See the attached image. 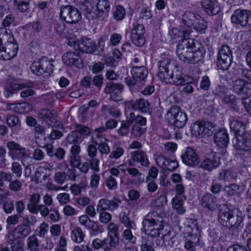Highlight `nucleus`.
Masks as SVG:
<instances>
[{"label": "nucleus", "instance_id": "1a4fd4ad", "mask_svg": "<svg viewBox=\"0 0 251 251\" xmlns=\"http://www.w3.org/2000/svg\"><path fill=\"white\" fill-rule=\"evenodd\" d=\"M231 23L243 27L251 25V11L247 9H237L234 11L231 16Z\"/></svg>", "mask_w": 251, "mask_h": 251}, {"label": "nucleus", "instance_id": "2eb2a0df", "mask_svg": "<svg viewBox=\"0 0 251 251\" xmlns=\"http://www.w3.org/2000/svg\"><path fill=\"white\" fill-rule=\"evenodd\" d=\"M119 244V238L107 235L102 240L99 238L95 239L92 242V246L95 249H102L103 251H110L117 247Z\"/></svg>", "mask_w": 251, "mask_h": 251}, {"label": "nucleus", "instance_id": "6e6d98bb", "mask_svg": "<svg viewBox=\"0 0 251 251\" xmlns=\"http://www.w3.org/2000/svg\"><path fill=\"white\" fill-rule=\"evenodd\" d=\"M99 12L107 13L110 9V4L108 0H99L97 5Z\"/></svg>", "mask_w": 251, "mask_h": 251}, {"label": "nucleus", "instance_id": "f704fd0d", "mask_svg": "<svg viewBox=\"0 0 251 251\" xmlns=\"http://www.w3.org/2000/svg\"><path fill=\"white\" fill-rule=\"evenodd\" d=\"M15 9L22 13H27L30 7V0H13Z\"/></svg>", "mask_w": 251, "mask_h": 251}, {"label": "nucleus", "instance_id": "603ef678", "mask_svg": "<svg viewBox=\"0 0 251 251\" xmlns=\"http://www.w3.org/2000/svg\"><path fill=\"white\" fill-rule=\"evenodd\" d=\"M49 206L40 204L31 213L33 214H37L40 212L41 215L45 218L48 216L49 213L50 212V208H49Z\"/></svg>", "mask_w": 251, "mask_h": 251}, {"label": "nucleus", "instance_id": "5fc2aeb1", "mask_svg": "<svg viewBox=\"0 0 251 251\" xmlns=\"http://www.w3.org/2000/svg\"><path fill=\"white\" fill-rule=\"evenodd\" d=\"M162 237L167 248L171 247L173 245L175 241V234L174 232L169 230Z\"/></svg>", "mask_w": 251, "mask_h": 251}, {"label": "nucleus", "instance_id": "09e8293b", "mask_svg": "<svg viewBox=\"0 0 251 251\" xmlns=\"http://www.w3.org/2000/svg\"><path fill=\"white\" fill-rule=\"evenodd\" d=\"M67 141L70 144H78L83 141V138L80 137L79 133L75 129L71 132L67 137Z\"/></svg>", "mask_w": 251, "mask_h": 251}, {"label": "nucleus", "instance_id": "58836bf2", "mask_svg": "<svg viewBox=\"0 0 251 251\" xmlns=\"http://www.w3.org/2000/svg\"><path fill=\"white\" fill-rule=\"evenodd\" d=\"M27 248L30 251H39L40 242L37 236L33 234L29 236L26 241Z\"/></svg>", "mask_w": 251, "mask_h": 251}, {"label": "nucleus", "instance_id": "864d4df0", "mask_svg": "<svg viewBox=\"0 0 251 251\" xmlns=\"http://www.w3.org/2000/svg\"><path fill=\"white\" fill-rule=\"evenodd\" d=\"M153 243L149 239L142 237L140 247L141 251H154Z\"/></svg>", "mask_w": 251, "mask_h": 251}, {"label": "nucleus", "instance_id": "ddd939ff", "mask_svg": "<svg viewBox=\"0 0 251 251\" xmlns=\"http://www.w3.org/2000/svg\"><path fill=\"white\" fill-rule=\"evenodd\" d=\"M132 77H126L125 78L126 84L129 86H133L138 82L144 80L148 74V69L144 66L133 67L131 71Z\"/></svg>", "mask_w": 251, "mask_h": 251}, {"label": "nucleus", "instance_id": "c85d7f7f", "mask_svg": "<svg viewBox=\"0 0 251 251\" xmlns=\"http://www.w3.org/2000/svg\"><path fill=\"white\" fill-rule=\"evenodd\" d=\"M228 141V135L227 131L225 129H221L215 133L214 135V142L219 147H226Z\"/></svg>", "mask_w": 251, "mask_h": 251}, {"label": "nucleus", "instance_id": "bf43d9fd", "mask_svg": "<svg viewBox=\"0 0 251 251\" xmlns=\"http://www.w3.org/2000/svg\"><path fill=\"white\" fill-rule=\"evenodd\" d=\"M132 119V123L133 122H135V124H137L138 126H145L146 125L147 120L145 117L140 115L135 116V114L131 112L129 114V119Z\"/></svg>", "mask_w": 251, "mask_h": 251}, {"label": "nucleus", "instance_id": "69168bd1", "mask_svg": "<svg viewBox=\"0 0 251 251\" xmlns=\"http://www.w3.org/2000/svg\"><path fill=\"white\" fill-rule=\"evenodd\" d=\"M210 81L207 75L203 76L201 80L200 88L203 90L208 91L210 89Z\"/></svg>", "mask_w": 251, "mask_h": 251}, {"label": "nucleus", "instance_id": "4468645a", "mask_svg": "<svg viewBox=\"0 0 251 251\" xmlns=\"http://www.w3.org/2000/svg\"><path fill=\"white\" fill-rule=\"evenodd\" d=\"M104 130L103 128H96L94 130L96 134L91 137V142L98 146V150L101 154H107L110 152V148L106 142V138L102 135Z\"/></svg>", "mask_w": 251, "mask_h": 251}, {"label": "nucleus", "instance_id": "49530a36", "mask_svg": "<svg viewBox=\"0 0 251 251\" xmlns=\"http://www.w3.org/2000/svg\"><path fill=\"white\" fill-rule=\"evenodd\" d=\"M203 122H196L190 127L192 134L195 136L202 137Z\"/></svg>", "mask_w": 251, "mask_h": 251}, {"label": "nucleus", "instance_id": "9b49d317", "mask_svg": "<svg viewBox=\"0 0 251 251\" xmlns=\"http://www.w3.org/2000/svg\"><path fill=\"white\" fill-rule=\"evenodd\" d=\"M183 234L185 240L197 245L199 242L200 231L196 221L190 219L185 225Z\"/></svg>", "mask_w": 251, "mask_h": 251}, {"label": "nucleus", "instance_id": "e2e57ef3", "mask_svg": "<svg viewBox=\"0 0 251 251\" xmlns=\"http://www.w3.org/2000/svg\"><path fill=\"white\" fill-rule=\"evenodd\" d=\"M131 228H128L124 230L123 232V238L128 241L132 244H135L136 237H134L131 231Z\"/></svg>", "mask_w": 251, "mask_h": 251}, {"label": "nucleus", "instance_id": "5701e85b", "mask_svg": "<svg viewBox=\"0 0 251 251\" xmlns=\"http://www.w3.org/2000/svg\"><path fill=\"white\" fill-rule=\"evenodd\" d=\"M219 156L216 153H212L202 160L201 167L204 170L211 171L216 169L220 165Z\"/></svg>", "mask_w": 251, "mask_h": 251}, {"label": "nucleus", "instance_id": "a878e982", "mask_svg": "<svg viewBox=\"0 0 251 251\" xmlns=\"http://www.w3.org/2000/svg\"><path fill=\"white\" fill-rule=\"evenodd\" d=\"M203 10L209 15H215L221 11V6L217 0H201Z\"/></svg>", "mask_w": 251, "mask_h": 251}, {"label": "nucleus", "instance_id": "a211bd4d", "mask_svg": "<svg viewBox=\"0 0 251 251\" xmlns=\"http://www.w3.org/2000/svg\"><path fill=\"white\" fill-rule=\"evenodd\" d=\"M195 48L191 50V55L189 60L191 64H202L205 53V50L202 45L197 41H195Z\"/></svg>", "mask_w": 251, "mask_h": 251}, {"label": "nucleus", "instance_id": "393cba45", "mask_svg": "<svg viewBox=\"0 0 251 251\" xmlns=\"http://www.w3.org/2000/svg\"><path fill=\"white\" fill-rule=\"evenodd\" d=\"M155 161L158 166L169 171H174L178 167V162L176 160H170L163 155H157Z\"/></svg>", "mask_w": 251, "mask_h": 251}, {"label": "nucleus", "instance_id": "79ce46f5", "mask_svg": "<svg viewBox=\"0 0 251 251\" xmlns=\"http://www.w3.org/2000/svg\"><path fill=\"white\" fill-rule=\"evenodd\" d=\"M132 119L121 122V126L117 131L119 136L122 137L127 136L129 131L130 126L132 124Z\"/></svg>", "mask_w": 251, "mask_h": 251}, {"label": "nucleus", "instance_id": "f8f14e48", "mask_svg": "<svg viewBox=\"0 0 251 251\" xmlns=\"http://www.w3.org/2000/svg\"><path fill=\"white\" fill-rule=\"evenodd\" d=\"M67 45L73 47L76 51H81L82 52L91 53L95 50L96 44L91 39L84 37L81 41L70 39Z\"/></svg>", "mask_w": 251, "mask_h": 251}, {"label": "nucleus", "instance_id": "3c124183", "mask_svg": "<svg viewBox=\"0 0 251 251\" xmlns=\"http://www.w3.org/2000/svg\"><path fill=\"white\" fill-rule=\"evenodd\" d=\"M182 204V201L180 197H176L173 199V206L176 209V212L178 214H182L185 212V210L183 207Z\"/></svg>", "mask_w": 251, "mask_h": 251}, {"label": "nucleus", "instance_id": "6ab92c4d", "mask_svg": "<svg viewBox=\"0 0 251 251\" xmlns=\"http://www.w3.org/2000/svg\"><path fill=\"white\" fill-rule=\"evenodd\" d=\"M195 48L191 50V55L189 60L191 64H202L205 53V50L202 45L197 41H195Z\"/></svg>", "mask_w": 251, "mask_h": 251}, {"label": "nucleus", "instance_id": "4d7b16f0", "mask_svg": "<svg viewBox=\"0 0 251 251\" xmlns=\"http://www.w3.org/2000/svg\"><path fill=\"white\" fill-rule=\"evenodd\" d=\"M120 220L121 223L129 228H134L135 226L133 221H131L125 212L120 214Z\"/></svg>", "mask_w": 251, "mask_h": 251}, {"label": "nucleus", "instance_id": "ea45409f", "mask_svg": "<svg viewBox=\"0 0 251 251\" xmlns=\"http://www.w3.org/2000/svg\"><path fill=\"white\" fill-rule=\"evenodd\" d=\"M198 19V18L194 13L187 11L183 14L182 20L185 25L191 27Z\"/></svg>", "mask_w": 251, "mask_h": 251}, {"label": "nucleus", "instance_id": "bb28decb", "mask_svg": "<svg viewBox=\"0 0 251 251\" xmlns=\"http://www.w3.org/2000/svg\"><path fill=\"white\" fill-rule=\"evenodd\" d=\"M173 75L171 76L172 79L168 83H173L176 85H185L187 83H191L193 79L187 76H183L181 71L178 69L173 71Z\"/></svg>", "mask_w": 251, "mask_h": 251}, {"label": "nucleus", "instance_id": "13d9d810", "mask_svg": "<svg viewBox=\"0 0 251 251\" xmlns=\"http://www.w3.org/2000/svg\"><path fill=\"white\" fill-rule=\"evenodd\" d=\"M126 15V11L124 7L121 5H118L113 12L114 19L117 21L122 20Z\"/></svg>", "mask_w": 251, "mask_h": 251}, {"label": "nucleus", "instance_id": "2f4dec72", "mask_svg": "<svg viewBox=\"0 0 251 251\" xmlns=\"http://www.w3.org/2000/svg\"><path fill=\"white\" fill-rule=\"evenodd\" d=\"M57 113L55 110L43 109L39 111L38 117L39 119L48 122L54 123L56 121Z\"/></svg>", "mask_w": 251, "mask_h": 251}, {"label": "nucleus", "instance_id": "423d86ee", "mask_svg": "<svg viewBox=\"0 0 251 251\" xmlns=\"http://www.w3.org/2000/svg\"><path fill=\"white\" fill-rule=\"evenodd\" d=\"M195 40L192 38H184L179 42L176 53L179 59L188 64L191 55V50L195 48Z\"/></svg>", "mask_w": 251, "mask_h": 251}, {"label": "nucleus", "instance_id": "0eeeda50", "mask_svg": "<svg viewBox=\"0 0 251 251\" xmlns=\"http://www.w3.org/2000/svg\"><path fill=\"white\" fill-rule=\"evenodd\" d=\"M59 15L62 21L70 24H76L81 19V13L75 7L71 5L61 6Z\"/></svg>", "mask_w": 251, "mask_h": 251}, {"label": "nucleus", "instance_id": "473e14b6", "mask_svg": "<svg viewBox=\"0 0 251 251\" xmlns=\"http://www.w3.org/2000/svg\"><path fill=\"white\" fill-rule=\"evenodd\" d=\"M132 108L134 110H137L142 113L149 112L150 104L147 100L140 99L136 100L132 105Z\"/></svg>", "mask_w": 251, "mask_h": 251}, {"label": "nucleus", "instance_id": "052dcab7", "mask_svg": "<svg viewBox=\"0 0 251 251\" xmlns=\"http://www.w3.org/2000/svg\"><path fill=\"white\" fill-rule=\"evenodd\" d=\"M97 210L98 212L109 211V200L106 199H100L98 204Z\"/></svg>", "mask_w": 251, "mask_h": 251}, {"label": "nucleus", "instance_id": "6e6552de", "mask_svg": "<svg viewBox=\"0 0 251 251\" xmlns=\"http://www.w3.org/2000/svg\"><path fill=\"white\" fill-rule=\"evenodd\" d=\"M53 65L47 57H42L38 61L34 62L31 66V70L37 75H44L48 77L53 72Z\"/></svg>", "mask_w": 251, "mask_h": 251}, {"label": "nucleus", "instance_id": "c9c22d12", "mask_svg": "<svg viewBox=\"0 0 251 251\" xmlns=\"http://www.w3.org/2000/svg\"><path fill=\"white\" fill-rule=\"evenodd\" d=\"M237 173L232 170H226L219 174V179L225 182H231L237 179Z\"/></svg>", "mask_w": 251, "mask_h": 251}, {"label": "nucleus", "instance_id": "de8ad7c7", "mask_svg": "<svg viewBox=\"0 0 251 251\" xmlns=\"http://www.w3.org/2000/svg\"><path fill=\"white\" fill-rule=\"evenodd\" d=\"M15 232L20 238H24L31 232L30 227H25L21 225H18L14 228Z\"/></svg>", "mask_w": 251, "mask_h": 251}, {"label": "nucleus", "instance_id": "7c9ffc66", "mask_svg": "<svg viewBox=\"0 0 251 251\" xmlns=\"http://www.w3.org/2000/svg\"><path fill=\"white\" fill-rule=\"evenodd\" d=\"M131 158L133 161L140 163L143 166H147L150 164L146 153L141 150L133 151Z\"/></svg>", "mask_w": 251, "mask_h": 251}, {"label": "nucleus", "instance_id": "f03ea898", "mask_svg": "<svg viewBox=\"0 0 251 251\" xmlns=\"http://www.w3.org/2000/svg\"><path fill=\"white\" fill-rule=\"evenodd\" d=\"M220 223L224 226L236 230L238 233L243 226V213L238 209H221L218 213Z\"/></svg>", "mask_w": 251, "mask_h": 251}, {"label": "nucleus", "instance_id": "7ed1b4c3", "mask_svg": "<svg viewBox=\"0 0 251 251\" xmlns=\"http://www.w3.org/2000/svg\"><path fill=\"white\" fill-rule=\"evenodd\" d=\"M142 225L146 234L151 237L158 236L164 227L162 217L155 211L150 212L144 217Z\"/></svg>", "mask_w": 251, "mask_h": 251}, {"label": "nucleus", "instance_id": "774afa93", "mask_svg": "<svg viewBox=\"0 0 251 251\" xmlns=\"http://www.w3.org/2000/svg\"><path fill=\"white\" fill-rule=\"evenodd\" d=\"M50 212L48 215L49 218L53 222H58L60 219L59 211L56 209H53L52 207L50 208Z\"/></svg>", "mask_w": 251, "mask_h": 251}, {"label": "nucleus", "instance_id": "c756f323", "mask_svg": "<svg viewBox=\"0 0 251 251\" xmlns=\"http://www.w3.org/2000/svg\"><path fill=\"white\" fill-rule=\"evenodd\" d=\"M241 186L236 183L226 185L223 189L225 195L228 198L233 196H239L241 194Z\"/></svg>", "mask_w": 251, "mask_h": 251}, {"label": "nucleus", "instance_id": "0e129e2a", "mask_svg": "<svg viewBox=\"0 0 251 251\" xmlns=\"http://www.w3.org/2000/svg\"><path fill=\"white\" fill-rule=\"evenodd\" d=\"M22 183L18 179L11 180L9 184V189L14 192H17L20 191L22 188Z\"/></svg>", "mask_w": 251, "mask_h": 251}, {"label": "nucleus", "instance_id": "4c0bfd02", "mask_svg": "<svg viewBox=\"0 0 251 251\" xmlns=\"http://www.w3.org/2000/svg\"><path fill=\"white\" fill-rule=\"evenodd\" d=\"M231 130L234 132L236 136L242 135L245 132V126L244 124L239 121L233 120L230 123Z\"/></svg>", "mask_w": 251, "mask_h": 251}, {"label": "nucleus", "instance_id": "37998d69", "mask_svg": "<svg viewBox=\"0 0 251 251\" xmlns=\"http://www.w3.org/2000/svg\"><path fill=\"white\" fill-rule=\"evenodd\" d=\"M84 234L79 227H75L71 232L72 240L77 243L82 242L84 237Z\"/></svg>", "mask_w": 251, "mask_h": 251}, {"label": "nucleus", "instance_id": "aec40b11", "mask_svg": "<svg viewBox=\"0 0 251 251\" xmlns=\"http://www.w3.org/2000/svg\"><path fill=\"white\" fill-rule=\"evenodd\" d=\"M79 52V51L75 50V52L69 51L65 53L62 56L63 63L69 66H75L77 68H82L83 64Z\"/></svg>", "mask_w": 251, "mask_h": 251}, {"label": "nucleus", "instance_id": "e433bc0d", "mask_svg": "<svg viewBox=\"0 0 251 251\" xmlns=\"http://www.w3.org/2000/svg\"><path fill=\"white\" fill-rule=\"evenodd\" d=\"M40 199L41 196L38 193H33L30 196L27 208L31 213L39 205Z\"/></svg>", "mask_w": 251, "mask_h": 251}, {"label": "nucleus", "instance_id": "f257e3e1", "mask_svg": "<svg viewBox=\"0 0 251 251\" xmlns=\"http://www.w3.org/2000/svg\"><path fill=\"white\" fill-rule=\"evenodd\" d=\"M15 21L12 14L7 15L0 27V59L9 60L14 57L18 52V45L11 31L7 28Z\"/></svg>", "mask_w": 251, "mask_h": 251}, {"label": "nucleus", "instance_id": "8fccbe9b", "mask_svg": "<svg viewBox=\"0 0 251 251\" xmlns=\"http://www.w3.org/2000/svg\"><path fill=\"white\" fill-rule=\"evenodd\" d=\"M198 33H204L207 28V23L204 20L198 19L192 26Z\"/></svg>", "mask_w": 251, "mask_h": 251}, {"label": "nucleus", "instance_id": "dca6fc26", "mask_svg": "<svg viewBox=\"0 0 251 251\" xmlns=\"http://www.w3.org/2000/svg\"><path fill=\"white\" fill-rule=\"evenodd\" d=\"M171 60L168 58L162 59L159 62L158 76L160 79L168 83L172 79L171 76L173 71H170V66Z\"/></svg>", "mask_w": 251, "mask_h": 251}, {"label": "nucleus", "instance_id": "9d476101", "mask_svg": "<svg viewBox=\"0 0 251 251\" xmlns=\"http://www.w3.org/2000/svg\"><path fill=\"white\" fill-rule=\"evenodd\" d=\"M232 61V54L229 47L223 45L219 51L217 65L219 69L227 70Z\"/></svg>", "mask_w": 251, "mask_h": 251}, {"label": "nucleus", "instance_id": "72a5a7b5", "mask_svg": "<svg viewBox=\"0 0 251 251\" xmlns=\"http://www.w3.org/2000/svg\"><path fill=\"white\" fill-rule=\"evenodd\" d=\"M95 7V3L88 0L85 1L81 5V10H83L87 19H91L95 18L96 16L94 13Z\"/></svg>", "mask_w": 251, "mask_h": 251}, {"label": "nucleus", "instance_id": "a19ab883", "mask_svg": "<svg viewBox=\"0 0 251 251\" xmlns=\"http://www.w3.org/2000/svg\"><path fill=\"white\" fill-rule=\"evenodd\" d=\"M122 58V55L119 50L115 49L112 51V56H109L105 58V63L108 65L113 66L115 63L120 61Z\"/></svg>", "mask_w": 251, "mask_h": 251}, {"label": "nucleus", "instance_id": "c03bdc74", "mask_svg": "<svg viewBox=\"0 0 251 251\" xmlns=\"http://www.w3.org/2000/svg\"><path fill=\"white\" fill-rule=\"evenodd\" d=\"M203 125L202 137L212 135L215 131V125L211 122L203 121Z\"/></svg>", "mask_w": 251, "mask_h": 251}, {"label": "nucleus", "instance_id": "b1692460", "mask_svg": "<svg viewBox=\"0 0 251 251\" xmlns=\"http://www.w3.org/2000/svg\"><path fill=\"white\" fill-rule=\"evenodd\" d=\"M234 147L237 150L248 151L251 149V135L245 132L236 136Z\"/></svg>", "mask_w": 251, "mask_h": 251}, {"label": "nucleus", "instance_id": "680f3d73", "mask_svg": "<svg viewBox=\"0 0 251 251\" xmlns=\"http://www.w3.org/2000/svg\"><path fill=\"white\" fill-rule=\"evenodd\" d=\"M11 171L17 177H20L22 174V167L19 162H13L11 164Z\"/></svg>", "mask_w": 251, "mask_h": 251}, {"label": "nucleus", "instance_id": "338daca9", "mask_svg": "<svg viewBox=\"0 0 251 251\" xmlns=\"http://www.w3.org/2000/svg\"><path fill=\"white\" fill-rule=\"evenodd\" d=\"M146 128L141 127L137 124H134L132 128V134L135 137H140L146 132Z\"/></svg>", "mask_w": 251, "mask_h": 251}, {"label": "nucleus", "instance_id": "412c9836", "mask_svg": "<svg viewBox=\"0 0 251 251\" xmlns=\"http://www.w3.org/2000/svg\"><path fill=\"white\" fill-rule=\"evenodd\" d=\"M251 85L242 79H237L233 82V91L237 95L243 97H249L251 95Z\"/></svg>", "mask_w": 251, "mask_h": 251}, {"label": "nucleus", "instance_id": "39448f33", "mask_svg": "<svg viewBox=\"0 0 251 251\" xmlns=\"http://www.w3.org/2000/svg\"><path fill=\"white\" fill-rule=\"evenodd\" d=\"M167 116L170 123L178 128L183 127L188 120L186 114L179 106L176 105L170 108Z\"/></svg>", "mask_w": 251, "mask_h": 251}, {"label": "nucleus", "instance_id": "cd10ccee", "mask_svg": "<svg viewBox=\"0 0 251 251\" xmlns=\"http://www.w3.org/2000/svg\"><path fill=\"white\" fill-rule=\"evenodd\" d=\"M201 202L203 207L211 211H214L217 208V197L209 193L202 196Z\"/></svg>", "mask_w": 251, "mask_h": 251}, {"label": "nucleus", "instance_id": "f3484780", "mask_svg": "<svg viewBox=\"0 0 251 251\" xmlns=\"http://www.w3.org/2000/svg\"><path fill=\"white\" fill-rule=\"evenodd\" d=\"M145 28L142 24L134 25L131 32V40L133 44L137 47H142L145 43L144 37Z\"/></svg>", "mask_w": 251, "mask_h": 251}, {"label": "nucleus", "instance_id": "20e7f679", "mask_svg": "<svg viewBox=\"0 0 251 251\" xmlns=\"http://www.w3.org/2000/svg\"><path fill=\"white\" fill-rule=\"evenodd\" d=\"M8 154L13 160H21L22 165L27 169L31 165L32 158L28 149L14 141H9L6 144Z\"/></svg>", "mask_w": 251, "mask_h": 251}, {"label": "nucleus", "instance_id": "a18cd8bd", "mask_svg": "<svg viewBox=\"0 0 251 251\" xmlns=\"http://www.w3.org/2000/svg\"><path fill=\"white\" fill-rule=\"evenodd\" d=\"M75 129L83 139L89 136L92 132L91 129L89 127L81 124L76 125Z\"/></svg>", "mask_w": 251, "mask_h": 251}, {"label": "nucleus", "instance_id": "4be33fe9", "mask_svg": "<svg viewBox=\"0 0 251 251\" xmlns=\"http://www.w3.org/2000/svg\"><path fill=\"white\" fill-rule=\"evenodd\" d=\"M181 158L183 163L190 167L196 166L200 163L198 155L193 149L189 147L181 154Z\"/></svg>", "mask_w": 251, "mask_h": 251}]
</instances>
